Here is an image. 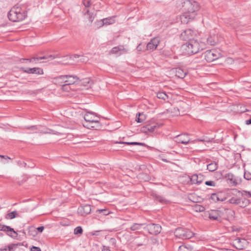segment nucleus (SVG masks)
I'll list each match as a JSON object with an SVG mask.
<instances>
[{
	"label": "nucleus",
	"mask_w": 251,
	"mask_h": 251,
	"mask_svg": "<svg viewBox=\"0 0 251 251\" xmlns=\"http://www.w3.org/2000/svg\"><path fill=\"white\" fill-rule=\"evenodd\" d=\"M182 7L184 12L180 17L181 21L184 23H187L195 18L200 7L197 1L187 0L182 3Z\"/></svg>",
	"instance_id": "obj_1"
},
{
	"label": "nucleus",
	"mask_w": 251,
	"mask_h": 251,
	"mask_svg": "<svg viewBox=\"0 0 251 251\" xmlns=\"http://www.w3.org/2000/svg\"><path fill=\"white\" fill-rule=\"evenodd\" d=\"M27 16V14L24 6L16 5L9 12L8 17L9 20L13 22H18L24 20Z\"/></svg>",
	"instance_id": "obj_2"
},
{
	"label": "nucleus",
	"mask_w": 251,
	"mask_h": 251,
	"mask_svg": "<svg viewBox=\"0 0 251 251\" xmlns=\"http://www.w3.org/2000/svg\"><path fill=\"white\" fill-rule=\"evenodd\" d=\"M183 52L188 55H192L198 53L200 50L203 49L202 43H200L197 40H192L187 41L181 46Z\"/></svg>",
	"instance_id": "obj_3"
},
{
	"label": "nucleus",
	"mask_w": 251,
	"mask_h": 251,
	"mask_svg": "<svg viewBox=\"0 0 251 251\" xmlns=\"http://www.w3.org/2000/svg\"><path fill=\"white\" fill-rule=\"evenodd\" d=\"M83 117L85 121V124H83L84 126L88 128H94L99 126L100 118L95 113L87 111Z\"/></svg>",
	"instance_id": "obj_4"
},
{
	"label": "nucleus",
	"mask_w": 251,
	"mask_h": 251,
	"mask_svg": "<svg viewBox=\"0 0 251 251\" xmlns=\"http://www.w3.org/2000/svg\"><path fill=\"white\" fill-rule=\"evenodd\" d=\"M176 237L181 239H188L192 238L195 233L188 228L179 227L176 229L174 232Z\"/></svg>",
	"instance_id": "obj_5"
},
{
	"label": "nucleus",
	"mask_w": 251,
	"mask_h": 251,
	"mask_svg": "<svg viewBox=\"0 0 251 251\" xmlns=\"http://www.w3.org/2000/svg\"><path fill=\"white\" fill-rule=\"evenodd\" d=\"M203 55L204 59L208 62L214 61L222 57L221 53L215 49L207 50Z\"/></svg>",
	"instance_id": "obj_6"
},
{
	"label": "nucleus",
	"mask_w": 251,
	"mask_h": 251,
	"mask_svg": "<svg viewBox=\"0 0 251 251\" xmlns=\"http://www.w3.org/2000/svg\"><path fill=\"white\" fill-rule=\"evenodd\" d=\"M82 3L85 6V8L82 11L83 15L86 16V18L88 19L90 23H92L95 17V15L93 12H91L89 10L87 9V8L90 7L91 5V1L90 0H83Z\"/></svg>",
	"instance_id": "obj_7"
},
{
	"label": "nucleus",
	"mask_w": 251,
	"mask_h": 251,
	"mask_svg": "<svg viewBox=\"0 0 251 251\" xmlns=\"http://www.w3.org/2000/svg\"><path fill=\"white\" fill-rule=\"evenodd\" d=\"M144 229L148 231L151 234L157 235L160 233L162 228L159 224L151 223L147 225Z\"/></svg>",
	"instance_id": "obj_8"
},
{
	"label": "nucleus",
	"mask_w": 251,
	"mask_h": 251,
	"mask_svg": "<svg viewBox=\"0 0 251 251\" xmlns=\"http://www.w3.org/2000/svg\"><path fill=\"white\" fill-rule=\"evenodd\" d=\"M249 242L244 238H236L233 242V246L237 250H242L248 245Z\"/></svg>",
	"instance_id": "obj_9"
},
{
	"label": "nucleus",
	"mask_w": 251,
	"mask_h": 251,
	"mask_svg": "<svg viewBox=\"0 0 251 251\" xmlns=\"http://www.w3.org/2000/svg\"><path fill=\"white\" fill-rule=\"evenodd\" d=\"M20 70L27 74H32L37 75H43L44 74L43 70L40 68L34 67V68H25L21 67L19 68Z\"/></svg>",
	"instance_id": "obj_10"
},
{
	"label": "nucleus",
	"mask_w": 251,
	"mask_h": 251,
	"mask_svg": "<svg viewBox=\"0 0 251 251\" xmlns=\"http://www.w3.org/2000/svg\"><path fill=\"white\" fill-rule=\"evenodd\" d=\"M194 31L190 29H187L180 34V38L182 40L190 41L194 39Z\"/></svg>",
	"instance_id": "obj_11"
},
{
	"label": "nucleus",
	"mask_w": 251,
	"mask_h": 251,
	"mask_svg": "<svg viewBox=\"0 0 251 251\" xmlns=\"http://www.w3.org/2000/svg\"><path fill=\"white\" fill-rule=\"evenodd\" d=\"M0 230L6 232L8 235L15 238L17 236V233L9 226L0 224Z\"/></svg>",
	"instance_id": "obj_12"
},
{
	"label": "nucleus",
	"mask_w": 251,
	"mask_h": 251,
	"mask_svg": "<svg viewBox=\"0 0 251 251\" xmlns=\"http://www.w3.org/2000/svg\"><path fill=\"white\" fill-rule=\"evenodd\" d=\"M174 139L175 141L177 143H181L182 144L187 145L190 142V139L188 137V134H180L176 136Z\"/></svg>",
	"instance_id": "obj_13"
},
{
	"label": "nucleus",
	"mask_w": 251,
	"mask_h": 251,
	"mask_svg": "<svg viewBox=\"0 0 251 251\" xmlns=\"http://www.w3.org/2000/svg\"><path fill=\"white\" fill-rule=\"evenodd\" d=\"M127 50L125 48L124 46L120 45L117 47H113L110 51V54H114L117 56L126 53Z\"/></svg>",
	"instance_id": "obj_14"
},
{
	"label": "nucleus",
	"mask_w": 251,
	"mask_h": 251,
	"mask_svg": "<svg viewBox=\"0 0 251 251\" xmlns=\"http://www.w3.org/2000/svg\"><path fill=\"white\" fill-rule=\"evenodd\" d=\"M91 211V205L89 204L80 206L77 209L78 213L82 216H86L87 215L90 214Z\"/></svg>",
	"instance_id": "obj_15"
},
{
	"label": "nucleus",
	"mask_w": 251,
	"mask_h": 251,
	"mask_svg": "<svg viewBox=\"0 0 251 251\" xmlns=\"http://www.w3.org/2000/svg\"><path fill=\"white\" fill-rule=\"evenodd\" d=\"M160 41L158 38H153L146 45V50L153 51L158 46Z\"/></svg>",
	"instance_id": "obj_16"
},
{
	"label": "nucleus",
	"mask_w": 251,
	"mask_h": 251,
	"mask_svg": "<svg viewBox=\"0 0 251 251\" xmlns=\"http://www.w3.org/2000/svg\"><path fill=\"white\" fill-rule=\"evenodd\" d=\"M78 80L79 78L76 75H67V78L65 80V83L70 85L75 83Z\"/></svg>",
	"instance_id": "obj_17"
},
{
	"label": "nucleus",
	"mask_w": 251,
	"mask_h": 251,
	"mask_svg": "<svg viewBox=\"0 0 251 251\" xmlns=\"http://www.w3.org/2000/svg\"><path fill=\"white\" fill-rule=\"evenodd\" d=\"M220 215L218 211L213 210L209 213L208 217L210 220L219 221Z\"/></svg>",
	"instance_id": "obj_18"
},
{
	"label": "nucleus",
	"mask_w": 251,
	"mask_h": 251,
	"mask_svg": "<svg viewBox=\"0 0 251 251\" xmlns=\"http://www.w3.org/2000/svg\"><path fill=\"white\" fill-rule=\"evenodd\" d=\"M174 72L176 75L180 78H184L186 75V72L180 68H176Z\"/></svg>",
	"instance_id": "obj_19"
},
{
	"label": "nucleus",
	"mask_w": 251,
	"mask_h": 251,
	"mask_svg": "<svg viewBox=\"0 0 251 251\" xmlns=\"http://www.w3.org/2000/svg\"><path fill=\"white\" fill-rule=\"evenodd\" d=\"M232 191L234 192L232 193L233 195H237V193H238L239 194H240L241 196L247 195L249 197L251 198V192L250 191H247L245 190L241 191L240 190H238L236 189H233Z\"/></svg>",
	"instance_id": "obj_20"
},
{
	"label": "nucleus",
	"mask_w": 251,
	"mask_h": 251,
	"mask_svg": "<svg viewBox=\"0 0 251 251\" xmlns=\"http://www.w3.org/2000/svg\"><path fill=\"white\" fill-rule=\"evenodd\" d=\"M28 234L31 237H35L37 234L36 228L33 226H29L28 228Z\"/></svg>",
	"instance_id": "obj_21"
},
{
	"label": "nucleus",
	"mask_w": 251,
	"mask_h": 251,
	"mask_svg": "<svg viewBox=\"0 0 251 251\" xmlns=\"http://www.w3.org/2000/svg\"><path fill=\"white\" fill-rule=\"evenodd\" d=\"M117 143L120 144H124L127 145H139L142 146H146V144L144 143L137 142H117Z\"/></svg>",
	"instance_id": "obj_22"
},
{
	"label": "nucleus",
	"mask_w": 251,
	"mask_h": 251,
	"mask_svg": "<svg viewBox=\"0 0 251 251\" xmlns=\"http://www.w3.org/2000/svg\"><path fill=\"white\" fill-rule=\"evenodd\" d=\"M157 97L159 99L163 100H166L168 99L169 97L168 95L165 92H159L156 94Z\"/></svg>",
	"instance_id": "obj_23"
},
{
	"label": "nucleus",
	"mask_w": 251,
	"mask_h": 251,
	"mask_svg": "<svg viewBox=\"0 0 251 251\" xmlns=\"http://www.w3.org/2000/svg\"><path fill=\"white\" fill-rule=\"evenodd\" d=\"M218 166L215 162L211 163L207 165V169L210 172H213L217 170Z\"/></svg>",
	"instance_id": "obj_24"
},
{
	"label": "nucleus",
	"mask_w": 251,
	"mask_h": 251,
	"mask_svg": "<svg viewBox=\"0 0 251 251\" xmlns=\"http://www.w3.org/2000/svg\"><path fill=\"white\" fill-rule=\"evenodd\" d=\"M18 216V214L17 211H14L8 213L5 216L6 219H13Z\"/></svg>",
	"instance_id": "obj_25"
},
{
	"label": "nucleus",
	"mask_w": 251,
	"mask_h": 251,
	"mask_svg": "<svg viewBox=\"0 0 251 251\" xmlns=\"http://www.w3.org/2000/svg\"><path fill=\"white\" fill-rule=\"evenodd\" d=\"M215 36H209L207 39V43L208 45L211 46L215 45L217 43V40Z\"/></svg>",
	"instance_id": "obj_26"
},
{
	"label": "nucleus",
	"mask_w": 251,
	"mask_h": 251,
	"mask_svg": "<svg viewBox=\"0 0 251 251\" xmlns=\"http://www.w3.org/2000/svg\"><path fill=\"white\" fill-rule=\"evenodd\" d=\"M228 201L230 203L238 205L241 203V199L235 197H232Z\"/></svg>",
	"instance_id": "obj_27"
},
{
	"label": "nucleus",
	"mask_w": 251,
	"mask_h": 251,
	"mask_svg": "<svg viewBox=\"0 0 251 251\" xmlns=\"http://www.w3.org/2000/svg\"><path fill=\"white\" fill-rule=\"evenodd\" d=\"M144 225V224L134 223L130 226V229L132 231H136L140 229L141 227Z\"/></svg>",
	"instance_id": "obj_28"
},
{
	"label": "nucleus",
	"mask_w": 251,
	"mask_h": 251,
	"mask_svg": "<svg viewBox=\"0 0 251 251\" xmlns=\"http://www.w3.org/2000/svg\"><path fill=\"white\" fill-rule=\"evenodd\" d=\"M67 78V75H60L56 77L54 79L58 82V83H64L66 79Z\"/></svg>",
	"instance_id": "obj_29"
},
{
	"label": "nucleus",
	"mask_w": 251,
	"mask_h": 251,
	"mask_svg": "<svg viewBox=\"0 0 251 251\" xmlns=\"http://www.w3.org/2000/svg\"><path fill=\"white\" fill-rule=\"evenodd\" d=\"M178 251H192V248L189 245H183L179 247Z\"/></svg>",
	"instance_id": "obj_30"
},
{
	"label": "nucleus",
	"mask_w": 251,
	"mask_h": 251,
	"mask_svg": "<svg viewBox=\"0 0 251 251\" xmlns=\"http://www.w3.org/2000/svg\"><path fill=\"white\" fill-rule=\"evenodd\" d=\"M113 20L111 18H105L101 20L102 25H110L113 23Z\"/></svg>",
	"instance_id": "obj_31"
},
{
	"label": "nucleus",
	"mask_w": 251,
	"mask_h": 251,
	"mask_svg": "<svg viewBox=\"0 0 251 251\" xmlns=\"http://www.w3.org/2000/svg\"><path fill=\"white\" fill-rule=\"evenodd\" d=\"M155 200L162 203H165L166 202V200L163 197L159 195H155Z\"/></svg>",
	"instance_id": "obj_32"
},
{
	"label": "nucleus",
	"mask_w": 251,
	"mask_h": 251,
	"mask_svg": "<svg viewBox=\"0 0 251 251\" xmlns=\"http://www.w3.org/2000/svg\"><path fill=\"white\" fill-rule=\"evenodd\" d=\"M15 246L14 244H10L7 246L3 248L0 249V251H11L13 250V247Z\"/></svg>",
	"instance_id": "obj_33"
},
{
	"label": "nucleus",
	"mask_w": 251,
	"mask_h": 251,
	"mask_svg": "<svg viewBox=\"0 0 251 251\" xmlns=\"http://www.w3.org/2000/svg\"><path fill=\"white\" fill-rule=\"evenodd\" d=\"M194 208L197 212H202L205 209L203 206L199 204L195 205Z\"/></svg>",
	"instance_id": "obj_34"
},
{
	"label": "nucleus",
	"mask_w": 251,
	"mask_h": 251,
	"mask_svg": "<svg viewBox=\"0 0 251 251\" xmlns=\"http://www.w3.org/2000/svg\"><path fill=\"white\" fill-rule=\"evenodd\" d=\"M197 178H198V185L201 184L204 179V176L201 174H197Z\"/></svg>",
	"instance_id": "obj_35"
},
{
	"label": "nucleus",
	"mask_w": 251,
	"mask_h": 251,
	"mask_svg": "<svg viewBox=\"0 0 251 251\" xmlns=\"http://www.w3.org/2000/svg\"><path fill=\"white\" fill-rule=\"evenodd\" d=\"M83 232L82 228L81 226H77L74 229L75 234H81Z\"/></svg>",
	"instance_id": "obj_36"
},
{
	"label": "nucleus",
	"mask_w": 251,
	"mask_h": 251,
	"mask_svg": "<svg viewBox=\"0 0 251 251\" xmlns=\"http://www.w3.org/2000/svg\"><path fill=\"white\" fill-rule=\"evenodd\" d=\"M190 180L192 183L198 185V178H197V174L193 175L191 176Z\"/></svg>",
	"instance_id": "obj_37"
},
{
	"label": "nucleus",
	"mask_w": 251,
	"mask_h": 251,
	"mask_svg": "<svg viewBox=\"0 0 251 251\" xmlns=\"http://www.w3.org/2000/svg\"><path fill=\"white\" fill-rule=\"evenodd\" d=\"M249 203V201L248 199L245 198L242 201H241V203L240 204H241V207H245Z\"/></svg>",
	"instance_id": "obj_38"
},
{
	"label": "nucleus",
	"mask_w": 251,
	"mask_h": 251,
	"mask_svg": "<svg viewBox=\"0 0 251 251\" xmlns=\"http://www.w3.org/2000/svg\"><path fill=\"white\" fill-rule=\"evenodd\" d=\"M90 79L89 78H86L83 79L81 80V83L83 84L85 86H88V84L90 83Z\"/></svg>",
	"instance_id": "obj_39"
},
{
	"label": "nucleus",
	"mask_w": 251,
	"mask_h": 251,
	"mask_svg": "<svg viewBox=\"0 0 251 251\" xmlns=\"http://www.w3.org/2000/svg\"><path fill=\"white\" fill-rule=\"evenodd\" d=\"M157 127L156 125H147V127L149 128V132H152Z\"/></svg>",
	"instance_id": "obj_40"
},
{
	"label": "nucleus",
	"mask_w": 251,
	"mask_h": 251,
	"mask_svg": "<svg viewBox=\"0 0 251 251\" xmlns=\"http://www.w3.org/2000/svg\"><path fill=\"white\" fill-rule=\"evenodd\" d=\"M226 178L229 181V182L232 181L234 178H235L234 176L230 173H228L226 176Z\"/></svg>",
	"instance_id": "obj_41"
},
{
	"label": "nucleus",
	"mask_w": 251,
	"mask_h": 251,
	"mask_svg": "<svg viewBox=\"0 0 251 251\" xmlns=\"http://www.w3.org/2000/svg\"><path fill=\"white\" fill-rule=\"evenodd\" d=\"M61 89L64 91L69 92L70 90V87L69 85H68L66 83H65L64 84L62 85Z\"/></svg>",
	"instance_id": "obj_42"
},
{
	"label": "nucleus",
	"mask_w": 251,
	"mask_h": 251,
	"mask_svg": "<svg viewBox=\"0 0 251 251\" xmlns=\"http://www.w3.org/2000/svg\"><path fill=\"white\" fill-rule=\"evenodd\" d=\"M244 178L247 180H251V173L245 172L244 175Z\"/></svg>",
	"instance_id": "obj_43"
},
{
	"label": "nucleus",
	"mask_w": 251,
	"mask_h": 251,
	"mask_svg": "<svg viewBox=\"0 0 251 251\" xmlns=\"http://www.w3.org/2000/svg\"><path fill=\"white\" fill-rule=\"evenodd\" d=\"M205 184L208 186H216V183L214 181L209 180V181H206L205 182Z\"/></svg>",
	"instance_id": "obj_44"
},
{
	"label": "nucleus",
	"mask_w": 251,
	"mask_h": 251,
	"mask_svg": "<svg viewBox=\"0 0 251 251\" xmlns=\"http://www.w3.org/2000/svg\"><path fill=\"white\" fill-rule=\"evenodd\" d=\"M99 213H102L103 215H108L110 212L107 209H99Z\"/></svg>",
	"instance_id": "obj_45"
},
{
	"label": "nucleus",
	"mask_w": 251,
	"mask_h": 251,
	"mask_svg": "<svg viewBox=\"0 0 251 251\" xmlns=\"http://www.w3.org/2000/svg\"><path fill=\"white\" fill-rule=\"evenodd\" d=\"M25 60H27L29 62H33V61H35L37 60V59H36V57H32L31 58H30V59L22 58V59H21L20 60V62L21 63H24V61H25Z\"/></svg>",
	"instance_id": "obj_46"
},
{
	"label": "nucleus",
	"mask_w": 251,
	"mask_h": 251,
	"mask_svg": "<svg viewBox=\"0 0 251 251\" xmlns=\"http://www.w3.org/2000/svg\"><path fill=\"white\" fill-rule=\"evenodd\" d=\"M222 194L221 193H218L217 194V201H225L226 198H222L221 195Z\"/></svg>",
	"instance_id": "obj_47"
},
{
	"label": "nucleus",
	"mask_w": 251,
	"mask_h": 251,
	"mask_svg": "<svg viewBox=\"0 0 251 251\" xmlns=\"http://www.w3.org/2000/svg\"><path fill=\"white\" fill-rule=\"evenodd\" d=\"M218 193H213L211 194L210 199L214 202H217V197Z\"/></svg>",
	"instance_id": "obj_48"
},
{
	"label": "nucleus",
	"mask_w": 251,
	"mask_h": 251,
	"mask_svg": "<svg viewBox=\"0 0 251 251\" xmlns=\"http://www.w3.org/2000/svg\"><path fill=\"white\" fill-rule=\"evenodd\" d=\"M141 131H142V132L145 133L146 134L148 133V132H149V128L147 127V125H146L145 126H143L141 128Z\"/></svg>",
	"instance_id": "obj_49"
},
{
	"label": "nucleus",
	"mask_w": 251,
	"mask_h": 251,
	"mask_svg": "<svg viewBox=\"0 0 251 251\" xmlns=\"http://www.w3.org/2000/svg\"><path fill=\"white\" fill-rule=\"evenodd\" d=\"M136 121L137 123H139L143 122V119H141L140 116H138V113L137 114V115H136Z\"/></svg>",
	"instance_id": "obj_50"
},
{
	"label": "nucleus",
	"mask_w": 251,
	"mask_h": 251,
	"mask_svg": "<svg viewBox=\"0 0 251 251\" xmlns=\"http://www.w3.org/2000/svg\"><path fill=\"white\" fill-rule=\"evenodd\" d=\"M196 141L202 142H211V140L210 139H198Z\"/></svg>",
	"instance_id": "obj_51"
},
{
	"label": "nucleus",
	"mask_w": 251,
	"mask_h": 251,
	"mask_svg": "<svg viewBox=\"0 0 251 251\" xmlns=\"http://www.w3.org/2000/svg\"><path fill=\"white\" fill-rule=\"evenodd\" d=\"M45 227L44 226H39L37 228H36V231H37V232H40V233H41L43 231Z\"/></svg>",
	"instance_id": "obj_52"
},
{
	"label": "nucleus",
	"mask_w": 251,
	"mask_h": 251,
	"mask_svg": "<svg viewBox=\"0 0 251 251\" xmlns=\"http://www.w3.org/2000/svg\"><path fill=\"white\" fill-rule=\"evenodd\" d=\"M31 251H41V249L39 247L32 246L31 248Z\"/></svg>",
	"instance_id": "obj_53"
},
{
	"label": "nucleus",
	"mask_w": 251,
	"mask_h": 251,
	"mask_svg": "<svg viewBox=\"0 0 251 251\" xmlns=\"http://www.w3.org/2000/svg\"><path fill=\"white\" fill-rule=\"evenodd\" d=\"M143 44L142 43L139 44L136 48L138 51H141L143 50Z\"/></svg>",
	"instance_id": "obj_54"
},
{
	"label": "nucleus",
	"mask_w": 251,
	"mask_h": 251,
	"mask_svg": "<svg viewBox=\"0 0 251 251\" xmlns=\"http://www.w3.org/2000/svg\"><path fill=\"white\" fill-rule=\"evenodd\" d=\"M80 61L81 62H86L87 61V58L84 56H80Z\"/></svg>",
	"instance_id": "obj_55"
},
{
	"label": "nucleus",
	"mask_w": 251,
	"mask_h": 251,
	"mask_svg": "<svg viewBox=\"0 0 251 251\" xmlns=\"http://www.w3.org/2000/svg\"><path fill=\"white\" fill-rule=\"evenodd\" d=\"M138 116H140L141 119H143V122L145 120L146 116L143 113H138Z\"/></svg>",
	"instance_id": "obj_56"
},
{
	"label": "nucleus",
	"mask_w": 251,
	"mask_h": 251,
	"mask_svg": "<svg viewBox=\"0 0 251 251\" xmlns=\"http://www.w3.org/2000/svg\"><path fill=\"white\" fill-rule=\"evenodd\" d=\"M80 58V55L77 54H74L73 56L70 57V59L75 60V58Z\"/></svg>",
	"instance_id": "obj_57"
},
{
	"label": "nucleus",
	"mask_w": 251,
	"mask_h": 251,
	"mask_svg": "<svg viewBox=\"0 0 251 251\" xmlns=\"http://www.w3.org/2000/svg\"><path fill=\"white\" fill-rule=\"evenodd\" d=\"M230 183L232 186H236L238 184V182L235 178H234V179L230 182Z\"/></svg>",
	"instance_id": "obj_58"
},
{
	"label": "nucleus",
	"mask_w": 251,
	"mask_h": 251,
	"mask_svg": "<svg viewBox=\"0 0 251 251\" xmlns=\"http://www.w3.org/2000/svg\"><path fill=\"white\" fill-rule=\"evenodd\" d=\"M27 129H31L32 130H35L37 129V127L36 126H28L26 127Z\"/></svg>",
	"instance_id": "obj_59"
},
{
	"label": "nucleus",
	"mask_w": 251,
	"mask_h": 251,
	"mask_svg": "<svg viewBox=\"0 0 251 251\" xmlns=\"http://www.w3.org/2000/svg\"><path fill=\"white\" fill-rule=\"evenodd\" d=\"M48 58V56H43L40 57H36L37 61H38L39 60L41 59H46Z\"/></svg>",
	"instance_id": "obj_60"
},
{
	"label": "nucleus",
	"mask_w": 251,
	"mask_h": 251,
	"mask_svg": "<svg viewBox=\"0 0 251 251\" xmlns=\"http://www.w3.org/2000/svg\"><path fill=\"white\" fill-rule=\"evenodd\" d=\"M102 251H110V250L108 247L103 246L102 249Z\"/></svg>",
	"instance_id": "obj_61"
},
{
	"label": "nucleus",
	"mask_w": 251,
	"mask_h": 251,
	"mask_svg": "<svg viewBox=\"0 0 251 251\" xmlns=\"http://www.w3.org/2000/svg\"><path fill=\"white\" fill-rule=\"evenodd\" d=\"M100 231H97V230H95V231H93L91 232V234L92 235H98V233Z\"/></svg>",
	"instance_id": "obj_62"
},
{
	"label": "nucleus",
	"mask_w": 251,
	"mask_h": 251,
	"mask_svg": "<svg viewBox=\"0 0 251 251\" xmlns=\"http://www.w3.org/2000/svg\"><path fill=\"white\" fill-rule=\"evenodd\" d=\"M48 58H50L51 60L56 58L55 55H50L48 56Z\"/></svg>",
	"instance_id": "obj_63"
},
{
	"label": "nucleus",
	"mask_w": 251,
	"mask_h": 251,
	"mask_svg": "<svg viewBox=\"0 0 251 251\" xmlns=\"http://www.w3.org/2000/svg\"><path fill=\"white\" fill-rule=\"evenodd\" d=\"M246 124L247 125H251V118L249 119L246 121Z\"/></svg>",
	"instance_id": "obj_64"
}]
</instances>
